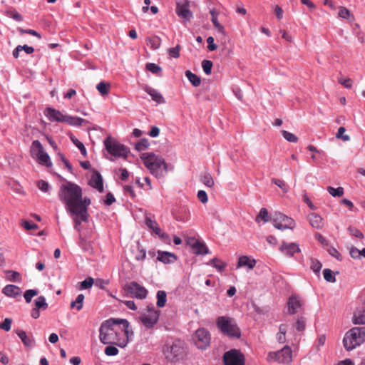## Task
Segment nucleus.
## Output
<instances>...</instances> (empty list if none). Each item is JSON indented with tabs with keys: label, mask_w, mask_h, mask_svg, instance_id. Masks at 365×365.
Listing matches in <instances>:
<instances>
[{
	"label": "nucleus",
	"mask_w": 365,
	"mask_h": 365,
	"mask_svg": "<svg viewBox=\"0 0 365 365\" xmlns=\"http://www.w3.org/2000/svg\"><path fill=\"white\" fill-rule=\"evenodd\" d=\"M129 322L124 319L110 318L104 321L99 329V339L104 344H115L124 348L129 341Z\"/></svg>",
	"instance_id": "f257e3e1"
},
{
	"label": "nucleus",
	"mask_w": 365,
	"mask_h": 365,
	"mask_svg": "<svg viewBox=\"0 0 365 365\" xmlns=\"http://www.w3.org/2000/svg\"><path fill=\"white\" fill-rule=\"evenodd\" d=\"M82 195V189L78 185L66 182L61 186L58 197L65 205L66 211L74 212L77 210V206Z\"/></svg>",
	"instance_id": "f03ea898"
},
{
	"label": "nucleus",
	"mask_w": 365,
	"mask_h": 365,
	"mask_svg": "<svg viewBox=\"0 0 365 365\" xmlns=\"http://www.w3.org/2000/svg\"><path fill=\"white\" fill-rule=\"evenodd\" d=\"M140 158L150 173L156 178H163L168 173V165L162 156L153 153H144L140 155Z\"/></svg>",
	"instance_id": "7ed1b4c3"
},
{
	"label": "nucleus",
	"mask_w": 365,
	"mask_h": 365,
	"mask_svg": "<svg viewBox=\"0 0 365 365\" xmlns=\"http://www.w3.org/2000/svg\"><path fill=\"white\" fill-rule=\"evenodd\" d=\"M365 341V327H354L347 331L343 344L347 351H351Z\"/></svg>",
	"instance_id": "20e7f679"
},
{
	"label": "nucleus",
	"mask_w": 365,
	"mask_h": 365,
	"mask_svg": "<svg viewBox=\"0 0 365 365\" xmlns=\"http://www.w3.org/2000/svg\"><path fill=\"white\" fill-rule=\"evenodd\" d=\"M104 145L107 152L115 158L126 159L130 153V149L115 139L108 136L104 140Z\"/></svg>",
	"instance_id": "39448f33"
},
{
	"label": "nucleus",
	"mask_w": 365,
	"mask_h": 365,
	"mask_svg": "<svg viewBox=\"0 0 365 365\" xmlns=\"http://www.w3.org/2000/svg\"><path fill=\"white\" fill-rule=\"evenodd\" d=\"M217 326L227 336L238 339L241 336L240 328L232 318L219 317L217 319Z\"/></svg>",
	"instance_id": "423d86ee"
},
{
	"label": "nucleus",
	"mask_w": 365,
	"mask_h": 365,
	"mask_svg": "<svg viewBox=\"0 0 365 365\" xmlns=\"http://www.w3.org/2000/svg\"><path fill=\"white\" fill-rule=\"evenodd\" d=\"M267 361L269 363L277 362L282 364H289L292 361V351L286 345L277 351H269L267 354Z\"/></svg>",
	"instance_id": "0eeeda50"
},
{
	"label": "nucleus",
	"mask_w": 365,
	"mask_h": 365,
	"mask_svg": "<svg viewBox=\"0 0 365 365\" xmlns=\"http://www.w3.org/2000/svg\"><path fill=\"white\" fill-rule=\"evenodd\" d=\"M160 311L153 306H148L140 316L142 324L148 329H153L158 322Z\"/></svg>",
	"instance_id": "6e6552de"
},
{
	"label": "nucleus",
	"mask_w": 365,
	"mask_h": 365,
	"mask_svg": "<svg viewBox=\"0 0 365 365\" xmlns=\"http://www.w3.org/2000/svg\"><path fill=\"white\" fill-rule=\"evenodd\" d=\"M31 154L34 158H36L39 164L46 167L52 166L51 158L39 140H35L32 142Z\"/></svg>",
	"instance_id": "1a4fd4ad"
},
{
	"label": "nucleus",
	"mask_w": 365,
	"mask_h": 365,
	"mask_svg": "<svg viewBox=\"0 0 365 365\" xmlns=\"http://www.w3.org/2000/svg\"><path fill=\"white\" fill-rule=\"evenodd\" d=\"M272 222L274 227L278 230L293 229L295 227L294 220L281 212L273 214Z\"/></svg>",
	"instance_id": "9d476101"
},
{
	"label": "nucleus",
	"mask_w": 365,
	"mask_h": 365,
	"mask_svg": "<svg viewBox=\"0 0 365 365\" xmlns=\"http://www.w3.org/2000/svg\"><path fill=\"white\" fill-rule=\"evenodd\" d=\"M193 341L197 349L202 350L206 349L210 344V334L205 328L198 329L195 333Z\"/></svg>",
	"instance_id": "9b49d317"
},
{
	"label": "nucleus",
	"mask_w": 365,
	"mask_h": 365,
	"mask_svg": "<svg viewBox=\"0 0 365 365\" xmlns=\"http://www.w3.org/2000/svg\"><path fill=\"white\" fill-rule=\"evenodd\" d=\"M166 358L171 361H178L181 358L184 353L182 343L180 341H175L170 346H167L164 350Z\"/></svg>",
	"instance_id": "f8f14e48"
},
{
	"label": "nucleus",
	"mask_w": 365,
	"mask_h": 365,
	"mask_svg": "<svg viewBox=\"0 0 365 365\" xmlns=\"http://www.w3.org/2000/svg\"><path fill=\"white\" fill-rule=\"evenodd\" d=\"M225 365H245V359L243 354L237 349H231L223 355Z\"/></svg>",
	"instance_id": "ddd939ff"
},
{
	"label": "nucleus",
	"mask_w": 365,
	"mask_h": 365,
	"mask_svg": "<svg viewBox=\"0 0 365 365\" xmlns=\"http://www.w3.org/2000/svg\"><path fill=\"white\" fill-rule=\"evenodd\" d=\"M124 289L138 299H144L148 295V290L136 282L126 284Z\"/></svg>",
	"instance_id": "4468645a"
},
{
	"label": "nucleus",
	"mask_w": 365,
	"mask_h": 365,
	"mask_svg": "<svg viewBox=\"0 0 365 365\" xmlns=\"http://www.w3.org/2000/svg\"><path fill=\"white\" fill-rule=\"evenodd\" d=\"M304 302L299 296L292 294L287 301L288 313L291 315L302 312L304 309Z\"/></svg>",
	"instance_id": "2eb2a0df"
},
{
	"label": "nucleus",
	"mask_w": 365,
	"mask_h": 365,
	"mask_svg": "<svg viewBox=\"0 0 365 365\" xmlns=\"http://www.w3.org/2000/svg\"><path fill=\"white\" fill-rule=\"evenodd\" d=\"M145 224L150 230H152L156 235L160 237L165 242L170 240L169 235L167 233L162 232L157 222L155 220H153L150 215L145 216Z\"/></svg>",
	"instance_id": "dca6fc26"
},
{
	"label": "nucleus",
	"mask_w": 365,
	"mask_h": 365,
	"mask_svg": "<svg viewBox=\"0 0 365 365\" xmlns=\"http://www.w3.org/2000/svg\"><path fill=\"white\" fill-rule=\"evenodd\" d=\"M279 250L287 257H291L297 252H300L299 245L295 242H282Z\"/></svg>",
	"instance_id": "f3484780"
},
{
	"label": "nucleus",
	"mask_w": 365,
	"mask_h": 365,
	"mask_svg": "<svg viewBox=\"0 0 365 365\" xmlns=\"http://www.w3.org/2000/svg\"><path fill=\"white\" fill-rule=\"evenodd\" d=\"M176 14L179 17L182 18L185 21H189L192 17V14L190 10L189 1L178 3Z\"/></svg>",
	"instance_id": "a211bd4d"
},
{
	"label": "nucleus",
	"mask_w": 365,
	"mask_h": 365,
	"mask_svg": "<svg viewBox=\"0 0 365 365\" xmlns=\"http://www.w3.org/2000/svg\"><path fill=\"white\" fill-rule=\"evenodd\" d=\"M45 115L52 122H63L65 119V115L58 110L47 108L44 112Z\"/></svg>",
	"instance_id": "6ab92c4d"
},
{
	"label": "nucleus",
	"mask_w": 365,
	"mask_h": 365,
	"mask_svg": "<svg viewBox=\"0 0 365 365\" xmlns=\"http://www.w3.org/2000/svg\"><path fill=\"white\" fill-rule=\"evenodd\" d=\"M68 213L71 215L73 220V222H74V225H73V227L74 229L78 232L80 233L81 232V224L82 222H88V215H86V218H84V217H81L80 212L77 210L74 211V212H68Z\"/></svg>",
	"instance_id": "aec40b11"
},
{
	"label": "nucleus",
	"mask_w": 365,
	"mask_h": 365,
	"mask_svg": "<svg viewBox=\"0 0 365 365\" xmlns=\"http://www.w3.org/2000/svg\"><path fill=\"white\" fill-rule=\"evenodd\" d=\"M143 90L149 94L152 100L155 101L157 103L161 104L164 103L165 102V98H163V95L157 90L150 87L149 86H144Z\"/></svg>",
	"instance_id": "412c9836"
},
{
	"label": "nucleus",
	"mask_w": 365,
	"mask_h": 365,
	"mask_svg": "<svg viewBox=\"0 0 365 365\" xmlns=\"http://www.w3.org/2000/svg\"><path fill=\"white\" fill-rule=\"evenodd\" d=\"M157 259L164 264H172L177 260V257L175 254L169 252L158 251Z\"/></svg>",
	"instance_id": "4be33fe9"
},
{
	"label": "nucleus",
	"mask_w": 365,
	"mask_h": 365,
	"mask_svg": "<svg viewBox=\"0 0 365 365\" xmlns=\"http://www.w3.org/2000/svg\"><path fill=\"white\" fill-rule=\"evenodd\" d=\"M89 185L100 192H103V178L100 173H95L90 180Z\"/></svg>",
	"instance_id": "5701e85b"
},
{
	"label": "nucleus",
	"mask_w": 365,
	"mask_h": 365,
	"mask_svg": "<svg viewBox=\"0 0 365 365\" xmlns=\"http://www.w3.org/2000/svg\"><path fill=\"white\" fill-rule=\"evenodd\" d=\"M91 200L88 197L83 198V195H81L77 206V211L80 212L81 217L86 218V215H88V207L91 205Z\"/></svg>",
	"instance_id": "b1692460"
},
{
	"label": "nucleus",
	"mask_w": 365,
	"mask_h": 365,
	"mask_svg": "<svg viewBox=\"0 0 365 365\" xmlns=\"http://www.w3.org/2000/svg\"><path fill=\"white\" fill-rule=\"evenodd\" d=\"M308 220L310 225L316 229H322L324 227L323 218L316 213H311L308 215Z\"/></svg>",
	"instance_id": "393cba45"
},
{
	"label": "nucleus",
	"mask_w": 365,
	"mask_h": 365,
	"mask_svg": "<svg viewBox=\"0 0 365 365\" xmlns=\"http://www.w3.org/2000/svg\"><path fill=\"white\" fill-rule=\"evenodd\" d=\"M2 292L7 297L15 298L21 294V289L14 284H8L5 286Z\"/></svg>",
	"instance_id": "a878e982"
},
{
	"label": "nucleus",
	"mask_w": 365,
	"mask_h": 365,
	"mask_svg": "<svg viewBox=\"0 0 365 365\" xmlns=\"http://www.w3.org/2000/svg\"><path fill=\"white\" fill-rule=\"evenodd\" d=\"M255 264V259H250L249 257L244 255L239 257L237 268H240L242 267H247L248 269H251L254 268Z\"/></svg>",
	"instance_id": "bb28decb"
},
{
	"label": "nucleus",
	"mask_w": 365,
	"mask_h": 365,
	"mask_svg": "<svg viewBox=\"0 0 365 365\" xmlns=\"http://www.w3.org/2000/svg\"><path fill=\"white\" fill-rule=\"evenodd\" d=\"M192 248L193 252L196 255H206L209 253V250L206 245L197 240H196L192 245Z\"/></svg>",
	"instance_id": "cd10ccee"
},
{
	"label": "nucleus",
	"mask_w": 365,
	"mask_h": 365,
	"mask_svg": "<svg viewBox=\"0 0 365 365\" xmlns=\"http://www.w3.org/2000/svg\"><path fill=\"white\" fill-rule=\"evenodd\" d=\"M18 336L21 339L24 346L29 348H31L34 346V340L31 337L27 336L26 333L23 330H17L16 331Z\"/></svg>",
	"instance_id": "c85d7f7f"
},
{
	"label": "nucleus",
	"mask_w": 365,
	"mask_h": 365,
	"mask_svg": "<svg viewBox=\"0 0 365 365\" xmlns=\"http://www.w3.org/2000/svg\"><path fill=\"white\" fill-rule=\"evenodd\" d=\"M84 122V120L81 118L77 116H71L68 115H65V119L63 123H66L70 125L73 126H80Z\"/></svg>",
	"instance_id": "c756f323"
},
{
	"label": "nucleus",
	"mask_w": 365,
	"mask_h": 365,
	"mask_svg": "<svg viewBox=\"0 0 365 365\" xmlns=\"http://www.w3.org/2000/svg\"><path fill=\"white\" fill-rule=\"evenodd\" d=\"M353 323L354 324H365V309L357 310L354 313Z\"/></svg>",
	"instance_id": "7c9ffc66"
},
{
	"label": "nucleus",
	"mask_w": 365,
	"mask_h": 365,
	"mask_svg": "<svg viewBox=\"0 0 365 365\" xmlns=\"http://www.w3.org/2000/svg\"><path fill=\"white\" fill-rule=\"evenodd\" d=\"M146 43L148 46L155 50L160 46L161 39L157 36L148 37L146 38Z\"/></svg>",
	"instance_id": "2f4dec72"
},
{
	"label": "nucleus",
	"mask_w": 365,
	"mask_h": 365,
	"mask_svg": "<svg viewBox=\"0 0 365 365\" xmlns=\"http://www.w3.org/2000/svg\"><path fill=\"white\" fill-rule=\"evenodd\" d=\"M156 298H157L156 305L160 308L164 307L165 306V304L167 302L166 292L163 290L158 291L157 294H156Z\"/></svg>",
	"instance_id": "473e14b6"
},
{
	"label": "nucleus",
	"mask_w": 365,
	"mask_h": 365,
	"mask_svg": "<svg viewBox=\"0 0 365 365\" xmlns=\"http://www.w3.org/2000/svg\"><path fill=\"white\" fill-rule=\"evenodd\" d=\"M84 295L83 294H80L77 296L75 301L71 302V308L76 309L77 311H80L83 308V301H84Z\"/></svg>",
	"instance_id": "72a5a7b5"
},
{
	"label": "nucleus",
	"mask_w": 365,
	"mask_h": 365,
	"mask_svg": "<svg viewBox=\"0 0 365 365\" xmlns=\"http://www.w3.org/2000/svg\"><path fill=\"white\" fill-rule=\"evenodd\" d=\"M200 181L207 187H212L214 180L210 173H205L201 175Z\"/></svg>",
	"instance_id": "f704fd0d"
},
{
	"label": "nucleus",
	"mask_w": 365,
	"mask_h": 365,
	"mask_svg": "<svg viewBox=\"0 0 365 365\" xmlns=\"http://www.w3.org/2000/svg\"><path fill=\"white\" fill-rule=\"evenodd\" d=\"M185 76L194 86L197 87L200 85V78L196 74L192 73L190 71H185Z\"/></svg>",
	"instance_id": "c9c22d12"
},
{
	"label": "nucleus",
	"mask_w": 365,
	"mask_h": 365,
	"mask_svg": "<svg viewBox=\"0 0 365 365\" xmlns=\"http://www.w3.org/2000/svg\"><path fill=\"white\" fill-rule=\"evenodd\" d=\"M207 264L213 266L215 268H216L218 271L222 272L227 266V264L225 262H223L220 259L217 258H213Z\"/></svg>",
	"instance_id": "e433bc0d"
},
{
	"label": "nucleus",
	"mask_w": 365,
	"mask_h": 365,
	"mask_svg": "<svg viewBox=\"0 0 365 365\" xmlns=\"http://www.w3.org/2000/svg\"><path fill=\"white\" fill-rule=\"evenodd\" d=\"M279 333L277 335V339L279 343L283 344L286 341V332H287V328L286 325L281 324L279 327Z\"/></svg>",
	"instance_id": "4c0bfd02"
},
{
	"label": "nucleus",
	"mask_w": 365,
	"mask_h": 365,
	"mask_svg": "<svg viewBox=\"0 0 365 365\" xmlns=\"http://www.w3.org/2000/svg\"><path fill=\"white\" fill-rule=\"evenodd\" d=\"M327 191L332 197H341L344 195V188L342 187L334 188L329 186L327 187Z\"/></svg>",
	"instance_id": "58836bf2"
},
{
	"label": "nucleus",
	"mask_w": 365,
	"mask_h": 365,
	"mask_svg": "<svg viewBox=\"0 0 365 365\" xmlns=\"http://www.w3.org/2000/svg\"><path fill=\"white\" fill-rule=\"evenodd\" d=\"M109 88H110V84L107 83H106L104 81H101L96 86L97 90L103 96L107 95L108 93Z\"/></svg>",
	"instance_id": "ea45409f"
},
{
	"label": "nucleus",
	"mask_w": 365,
	"mask_h": 365,
	"mask_svg": "<svg viewBox=\"0 0 365 365\" xmlns=\"http://www.w3.org/2000/svg\"><path fill=\"white\" fill-rule=\"evenodd\" d=\"M322 264L318 259L314 258L310 259V268L314 273L319 274L322 269Z\"/></svg>",
	"instance_id": "a19ab883"
},
{
	"label": "nucleus",
	"mask_w": 365,
	"mask_h": 365,
	"mask_svg": "<svg viewBox=\"0 0 365 365\" xmlns=\"http://www.w3.org/2000/svg\"><path fill=\"white\" fill-rule=\"evenodd\" d=\"M324 278L328 282H335L336 278L333 272L329 269H325L323 271Z\"/></svg>",
	"instance_id": "79ce46f5"
},
{
	"label": "nucleus",
	"mask_w": 365,
	"mask_h": 365,
	"mask_svg": "<svg viewBox=\"0 0 365 365\" xmlns=\"http://www.w3.org/2000/svg\"><path fill=\"white\" fill-rule=\"evenodd\" d=\"M35 305L38 309H46L48 307V304L46 303V299L43 296H40L36 299Z\"/></svg>",
	"instance_id": "37998d69"
},
{
	"label": "nucleus",
	"mask_w": 365,
	"mask_h": 365,
	"mask_svg": "<svg viewBox=\"0 0 365 365\" xmlns=\"http://www.w3.org/2000/svg\"><path fill=\"white\" fill-rule=\"evenodd\" d=\"M37 187L43 192H49L51 190V185L47 181L41 180L37 182Z\"/></svg>",
	"instance_id": "c03bdc74"
},
{
	"label": "nucleus",
	"mask_w": 365,
	"mask_h": 365,
	"mask_svg": "<svg viewBox=\"0 0 365 365\" xmlns=\"http://www.w3.org/2000/svg\"><path fill=\"white\" fill-rule=\"evenodd\" d=\"M212 62L210 60H203L202 67L205 74L210 75L212 72Z\"/></svg>",
	"instance_id": "a18cd8bd"
},
{
	"label": "nucleus",
	"mask_w": 365,
	"mask_h": 365,
	"mask_svg": "<svg viewBox=\"0 0 365 365\" xmlns=\"http://www.w3.org/2000/svg\"><path fill=\"white\" fill-rule=\"evenodd\" d=\"M94 283L92 277H88L85 280L80 282V289H87L91 288Z\"/></svg>",
	"instance_id": "49530a36"
},
{
	"label": "nucleus",
	"mask_w": 365,
	"mask_h": 365,
	"mask_svg": "<svg viewBox=\"0 0 365 365\" xmlns=\"http://www.w3.org/2000/svg\"><path fill=\"white\" fill-rule=\"evenodd\" d=\"M306 327V321L303 317H300L295 322V328L298 331H303Z\"/></svg>",
	"instance_id": "de8ad7c7"
},
{
	"label": "nucleus",
	"mask_w": 365,
	"mask_h": 365,
	"mask_svg": "<svg viewBox=\"0 0 365 365\" xmlns=\"http://www.w3.org/2000/svg\"><path fill=\"white\" fill-rule=\"evenodd\" d=\"M282 133L284 139H286L288 142L297 143L298 140V138L292 133H289L287 130H282Z\"/></svg>",
	"instance_id": "09e8293b"
},
{
	"label": "nucleus",
	"mask_w": 365,
	"mask_h": 365,
	"mask_svg": "<svg viewBox=\"0 0 365 365\" xmlns=\"http://www.w3.org/2000/svg\"><path fill=\"white\" fill-rule=\"evenodd\" d=\"M150 143L147 139H141L135 145V149L138 151H142L148 148Z\"/></svg>",
	"instance_id": "8fccbe9b"
},
{
	"label": "nucleus",
	"mask_w": 365,
	"mask_h": 365,
	"mask_svg": "<svg viewBox=\"0 0 365 365\" xmlns=\"http://www.w3.org/2000/svg\"><path fill=\"white\" fill-rule=\"evenodd\" d=\"M339 16L344 19H349L351 16L350 11L343 6H341L339 9Z\"/></svg>",
	"instance_id": "3c124183"
},
{
	"label": "nucleus",
	"mask_w": 365,
	"mask_h": 365,
	"mask_svg": "<svg viewBox=\"0 0 365 365\" xmlns=\"http://www.w3.org/2000/svg\"><path fill=\"white\" fill-rule=\"evenodd\" d=\"M38 294V291L36 289H29L24 293V299L27 303L31 302V299Z\"/></svg>",
	"instance_id": "603ef678"
},
{
	"label": "nucleus",
	"mask_w": 365,
	"mask_h": 365,
	"mask_svg": "<svg viewBox=\"0 0 365 365\" xmlns=\"http://www.w3.org/2000/svg\"><path fill=\"white\" fill-rule=\"evenodd\" d=\"M105 354L107 356H116L118 354V349L114 346H108L104 350Z\"/></svg>",
	"instance_id": "864d4df0"
},
{
	"label": "nucleus",
	"mask_w": 365,
	"mask_h": 365,
	"mask_svg": "<svg viewBox=\"0 0 365 365\" xmlns=\"http://www.w3.org/2000/svg\"><path fill=\"white\" fill-rule=\"evenodd\" d=\"M146 68L153 73H158L161 71V68L157 64L153 63H148L146 64Z\"/></svg>",
	"instance_id": "5fc2aeb1"
},
{
	"label": "nucleus",
	"mask_w": 365,
	"mask_h": 365,
	"mask_svg": "<svg viewBox=\"0 0 365 365\" xmlns=\"http://www.w3.org/2000/svg\"><path fill=\"white\" fill-rule=\"evenodd\" d=\"M346 129L344 127H340L338 129L337 133L336 135L337 138H341L344 141H348L350 140V137L348 135H344Z\"/></svg>",
	"instance_id": "6e6d98bb"
},
{
	"label": "nucleus",
	"mask_w": 365,
	"mask_h": 365,
	"mask_svg": "<svg viewBox=\"0 0 365 365\" xmlns=\"http://www.w3.org/2000/svg\"><path fill=\"white\" fill-rule=\"evenodd\" d=\"M72 141L76 145V146L80 150L81 153L83 156H86L87 154V152H86V149L84 145L83 144V143H81V141H79L78 139H76V138L75 139L73 138Z\"/></svg>",
	"instance_id": "4d7b16f0"
},
{
	"label": "nucleus",
	"mask_w": 365,
	"mask_h": 365,
	"mask_svg": "<svg viewBox=\"0 0 365 365\" xmlns=\"http://www.w3.org/2000/svg\"><path fill=\"white\" fill-rule=\"evenodd\" d=\"M180 46L177 45L175 47L169 48L168 53L171 57L177 58L180 56Z\"/></svg>",
	"instance_id": "13d9d810"
},
{
	"label": "nucleus",
	"mask_w": 365,
	"mask_h": 365,
	"mask_svg": "<svg viewBox=\"0 0 365 365\" xmlns=\"http://www.w3.org/2000/svg\"><path fill=\"white\" fill-rule=\"evenodd\" d=\"M348 231L349 232L350 235H351L352 236H354L356 237L361 238V239L364 237V235L362 234V232L359 230H358L354 227H351V226L349 227Z\"/></svg>",
	"instance_id": "bf43d9fd"
},
{
	"label": "nucleus",
	"mask_w": 365,
	"mask_h": 365,
	"mask_svg": "<svg viewBox=\"0 0 365 365\" xmlns=\"http://www.w3.org/2000/svg\"><path fill=\"white\" fill-rule=\"evenodd\" d=\"M328 252L331 256L334 257L336 259H338V260L342 259L341 255L338 252V250L335 247H329L328 249Z\"/></svg>",
	"instance_id": "052dcab7"
},
{
	"label": "nucleus",
	"mask_w": 365,
	"mask_h": 365,
	"mask_svg": "<svg viewBox=\"0 0 365 365\" xmlns=\"http://www.w3.org/2000/svg\"><path fill=\"white\" fill-rule=\"evenodd\" d=\"M21 226L26 230L38 229V225L36 224L32 223L27 220L23 221L21 222Z\"/></svg>",
	"instance_id": "680f3d73"
},
{
	"label": "nucleus",
	"mask_w": 365,
	"mask_h": 365,
	"mask_svg": "<svg viewBox=\"0 0 365 365\" xmlns=\"http://www.w3.org/2000/svg\"><path fill=\"white\" fill-rule=\"evenodd\" d=\"M12 320L10 318H6L4 322L0 324V328L9 331L11 329Z\"/></svg>",
	"instance_id": "e2e57ef3"
},
{
	"label": "nucleus",
	"mask_w": 365,
	"mask_h": 365,
	"mask_svg": "<svg viewBox=\"0 0 365 365\" xmlns=\"http://www.w3.org/2000/svg\"><path fill=\"white\" fill-rule=\"evenodd\" d=\"M349 254L351 257L354 259H359L361 256V250L359 249L351 247L349 250Z\"/></svg>",
	"instance_id": "0e129e2a"
},
{
	"label": "nucleus",
	"mask_w": 365,
	"mask_h": 365,
	"mask_svg": "<svg viewBox=\"0 0 365 365\" xmlns=\"http://www.w3.org/2000/svg\"><path fill=\"white\" fill-rule=\"evenodd\" d=\"M258 217L261 218L264 222L269 220V213L266 208H262L259 211Z\"/></svg>",
	"instance_id": "69168bd1"
},
{
	"label": "nucleus",
	"mask_w": 365,
	"mask_h": 365,
	"mask_svg": "<svg viewBox=\"0 0 365 365\" xmlns=\"http://www.w3.org/2000/svg\"><path fill=\"white\" fill-rule=\"evenodd\" d=\"M145 257H146L145 250L143 248L138 247V253L135 255V259L138 261H143L145 259Z\"/></svg>",
	"instance_id": "338daca9"
},
{
	"label": "nucleus",
	"mask_w": 365,
	"mask_h": 365,
	"mask_svg": "<svg viewBox=\"0 0 365 365\" xmlns=\"http://www.w3.org/2000/svg\"><path fill=\"white\" fill-rule=\"evenodd\" d=\"M272 182L274 183L277 186L280 187L284 192H287V186L283 180L273 178L272 180Z\"/></svg>",
	"instance_id": "774afa93"
}]
</instances>
